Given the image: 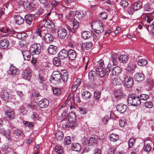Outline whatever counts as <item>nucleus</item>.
Masks as SVG:
<instances>
[{"mask_svg": "<svg viewBox=\"0 0 154 154\" xmlns=\"http://www.w3.org/2000/svg\"><path fill=\"white\" fill-rule=\"evenodd\" d=\"M128 103L129 106H136L139 105L141 102L139 96H137L134 94H131L128 96Z\"/></svg>", "mask_w": 154, "mask_h": 154, "instance_id": "obj_1", "label": "nucleus"}, {"mask_svg": "<svg viewBox=\"0 0 154 154\" xmlns=\"http://www.w3.org/2000/svg\"><path fill=\"white\" fill-rule=\"evenodd\" d=\"M91 27L92 29L97 33H101L103 31V24L99 21L93 22Z\"/></svg>", "mask_w": 154, "mask_h": 154, "instance_id": "obj_2", "label": "nucleus"}, {"mask_svg": "<svg viewBox=\"0 0 154 154\" xmlns=\"http://www.w3.org/2000/svg\"><path fill=\"white\" fill-rule=\"evenodd\" d=\"M41 51V46L38 44H34L30 48L29 51L32 55L38 54Z\"/></svg>", "mask_w": 154, "mask_h": 154, "instance_id": "obj_3", "label": "nucleus"}, {"mask_svg": "<svg viewBox=\"0 0 154 154\" xmlns=\"http://www.w3.org/2000/svg\"><path fill=\"white\" fill-rule=\"evenodd\" d=\"M110 68H96L95 69L96 74L100 77H103L105 74L107 72L110 70ZM94 73H95V71H93Z\"/></svg>", "mask_w": 154, "mask_h": 154, "instance_id": "obj_4", "label": "nucleus"}, {"mask_svg": "<svg viewBox=\"0 0 154 154\" xmlns=\"http://www.w3.org/2000/svg\"><path fill=\"white\" fill-rule=\"evenodd\" d=\"M111 83L112 85L116 86L121 84L122 81L119 77L112 75Z\"/></svg>", "mask_w": 154, "mask_h": 154, "instance_id": "obj_5", "label": "nucleus"}, {"mask_svg": "<svg viewBox=\"0 0 154 154\" xmlns=\"http://www.w3.org/2000/svg\"><path fill=\"white\" fill-rule=\"evenodd\" d=\"M124 82L128 88H131L133 86V79L130 76H125L124 78Z\"/></svg>", "mask_w": 154, "mask_h": 154, "instance_id": "obj_6", "label": "nucleus"}, {"mask_svg": "<svg viewBox=\"0 0 154 154\" xmlns=\"http://www.w3.org/2000/svg\"><path fill=\"white\" fill-rule=\"evenodd\" d=\"M31 70L30 68H26L22 73L23 79L29 81L31 76Z\"/></svg>", "mask_w": 154, "mask_h": 154, "instance_id": "obj_7", "label": "nucleus"}, {"mask_svg": "<svg viewBox=\"0 0 154 154\" xmlns=\"http://www.w3.org/2000/svg\"><path fill=\"white\" fill-rule=\"evenodd\" d=\"M5 114L6 119L10 120H12L15 118V112L14 111L12 110H9L6 111Z\"/></svg>", "mask_w": 154, "mask_h": 154, "instance_id": "obj_8", "label": "nucleus"}, {"mask_svg": "<svg viewBox=\"0 0 154 154\" xmlns=\"http://www.w3.org/2000/svg\"><path fill=\"white\" fill-rule=\"evenodd\" d=\"M34 17L31 15H26L25 17V20L26 23L32 26L34 23Z\"/></svg>", "mask_w": 154, "mask_h": 154, "instance_id": "obj_9", "label": "nucleus"}, {"mask_svg": "<svg viewBox=\"0 0 154 154\" xmlns=\"http://www.w3.org/2000/svg\"><path fill=\"white\" fill-rule=\"evenodd\" d=\"M61 75H58L56 76H51L50 81L52 83L56 84L57 82H61Z\"/></svg>", "mask_w": 154, "mask_h": 154, "instance_id": "obj_10", "label": "nucleus"}, {"mask_svg": "<svg viewBox=\"0 0 154 154\" xmlns=\"http://www.w3.org/2000/svg\"><path fill=\"white\" fill-rule=\"evenodd\" d=\"M114 94L115 97L119 99L125 96L123 92V90L121 88L114 90Z\"/></svg>", "mask_w": 154, "mask_h": 154, "instance_id": "obj_11", "label": "nucleus"}, {"mask_svg": "<svg viewBox=\"0 0 154 154\" xmlns=\"http://www.w3.org/2000/svg\"><path fill=\"white\" fill-rule=\"evenodd\" d=\"M9 96V93L5 90H3L0 94L1 97L5 101H8L10 100Z\"/></svg>", "mask_w": 154, "mask_h": 154, "instance_id": "obj_12", "label": "nucleus"}, {"mask_svg": "<svg viewBox=\"0 0 154 154\" xmlns=\"http://www.w3.org/2000/svg\"><path fill=\"white\" fill-rule=\"evenodd\" d=\"M67 31L66 29L64 28H60L58 31V36L61 38H64L67 35Z\"/></svg>", "mask_w": 154, "mask_h": 154, "instance_id": "obj_13", "label": "nucleus"}, {"mask_svg": "<svg viewBox=\"0 0 154 154\" xmlns=\"http://www.w3.org/2000/svg\"><path fill=\"white\" fill-rule=\"evenodd\" d=\"M49 104L48 100L46 99H43L38 102V105L41 108H44L47 107Z\"/></svg>", "mask_w": 154, "mask_h": 154, "instance_id": "obj_14", "label": "nucleus"}, {"mask_svg": "<svg viewBox=\"0 0 154 154\" xmlns=\"http://www.w3.org/2000/svg\"><path fill=\"white\" fill-rule=\"evenodd\" d=\"M53 39V36L49 33L46 34L44 37V41L47 43H50L52 42Z\"/></svg>", "mask_w": 154, "mask_h": 154, "instance_id": "obj_15", "label": "nucleus"}, {"mask_svg": "<svg viewBox=\"0 0 154 154\" xmlns=\"http://www.w3.org/2000/svg\"><path fill=\"white\" fill-rule=\"evenodd\" d=\"M43 23H44V26L45 27L51 29L54 27V25L53 22H52L49 20L45 19L43 20Z\"/></svg>", "mask_w": 154, "mask_h": 154, "instance_id": "obj_16", "label": "nucleus"}, {"mask_svg": "<svg viewBox=\"0 0 154 154\" xmlns=\"http://www.w3.org/2000/svg\"><path fill=\"white\" fill-rule=\"evenodd\" d=\"M117 110L121 113H124L127 108L126 105L120 103L116 107Z\"/></svg>", "mask_w": 154, "mask_h": 154, "instance_id": "obj_17", "label": "nucleus"}, {"mask_svg": "<svg viewBox=\"0 0 154 154\" xmlns=\"http://www.w3.org/2000/svg\"><path fill=\"white\" fill-rule=\"evenodd\" d=\"M0 45L1 48L5 49L9 45V41L6 39H1L0 40Z\"/></svg>", "mask_w": 154, "mask_h": 154, "instance_id": "obj_18", "label": "nucleus"}, {"mask_svg": "<svg viewBox=\"0 0 154 154\" xmlns=\"http://www.w3.org/2000/svg\"><path fill=\"white\" fill-rule=\"evenodd\" d=\"M59 58L61 59H64L68 56V52L66 50H62L58 53Z\"/></svg>", "mask_w": 154, "mask_h": 154, "instance_id": "obj_19", "label": "nucleus"}, {"mask_svg": "<svg viewBox=\"0 0 154 154\" xmlns=\"http://www.w3.org/2000/svg\"><path fill=\"white\" fill-rule=\"evenodd\" d=\"M14 18L15 22L17 24H22L24 21L23 19L19 15H15L14 16Z\"/></svg>", "mask_w": 154, "mask_h": 154, "instance_id": "obj_20", "label": "nucleus"}, {"mask_svg": "<svg viewBox=\"0 0 154 154\" xmlns=\"http://www.w3.org/2000/svg\"><path fill=\"white\" fill-rule=\"evenodd\" d=\"M68 56L70 60H73L76 57V54L75 51L73 50H70L68 53Z\"/></svg>", "mask_w": 154, "mask_h": 154, "instance_id": "obj_21", "label": "nucleus"}, {"mask_svg": "<svg viewBox=\"0 0 154 154\" xmlns=\"http://www.w3.org/2000/svg\"><path fill=\"white\" fill-rule=\"evenodd\" d=\"M57 50V47L53 45H50L48 49L49 53L52 54H56Z\"/></svg>", "mask_w": 154, "mask_h": 154, "instance_id": "obj_22", "label": "nucleus"}, {"mask_svg": "<svg viewBox=\"0 0 154 154\" xmlns=\"http://www.w3.org/2000/svg\"><path fill=\"white\" fill-rule=\"evenodd\" d=\"M8 74L10 75H13L18 74L19 73V70L18 68H9L7 71Z\"/></svg>", "mask_w": 154, "mask_h": 154, "instance_id": "obj_23", "label": "nucleus"}, {"mask_svg": "<svg viewBox=\"0 0 154 154\" xmlns=\"http://www.w3.org/2000/svg\"><path fill=\"white\" fill-rule=\"evenodd\" d=\"M72 21V22L73 28L72 29H70V31L72 32H75V29H76L79 27V23L75 18H73Z\"/></svg>", "mask_w": 154, "mask_h": 154, "instance_id": "obj_24", "label": "nucleus"}, {"mask_svg": "<svg viewBox=\"0 0 154 154\" xmlns=\"http://www.w3.org/2000/svg\"><path fill=\"white\" fill-rule=\"evenodd\" d=\"M68 118L69 121L70 122L73 123L76 121V118L75 114L72 112L69 114Z\"/></svg>", "mask_w": 154, "mask_h": 154, "instance_id": "obj_25", "label": "nucleus"}, {"mask_svg": "<svg viewBox=\"0 0 154 154\" xmlns=\"http://www.w3.org/2000/svg\"><path fill=\"white\" fill-rule=\"evenodd\" d=\"M144 77V75L143 74L137 73L135 75L134 78L136 81H140L143 80Z\"/></svg>", "mask_w": 154, "mask_h": 154, "instance_id": "obj_26", "label": "nucleus"}, {"mask_svg": "<svg viewBox=\"0 0 154 154\" xmlns=\"http://www.w3.org/2000/svg\"><path fill=\"white\" fill-rule=\"evenodd\" d=\"M55 136L57 140L60 141L63 139L64 134L62 131H58L56 132Z\"/></svg>", "mask_w": 154, "mask_h": 154, "instance_id": "obj_27", "label": "nucleus"}, {"mask_svg": "<svg viewBox=\"0 0 154 154\" xmlns=\"http://www.w3.org/2000/svg\"><path fill=\"white\" fill-rule=\"evenodd\" d=\"M92 35V33L91 31H84L82 33L83 38L85 39L90 38Z\"/></svg>", "mask_w": 154, "mask_h": 154, "instance_id": "obj_28", "label": "nucleus"}, {"mask_svg": "<svg viewBox=\"0 0 154 154\" xmlns=\"http://www.w3.org/2000/svg\"><path fill=\"white\" fill-rule=\"evenodd\" d=\"M128 57L126 55H121L119 58V61L122 63H125L127 62L128 60Z\"/></svg>", "mask_w": 154, "mask_h": 154, "instance_id": "obj_29", "label": "nucleus"}, {"mask_svg": "<svg viewBox=\"0 0 154 154\" xmlns=\"http://www.w3.org/2000/svg\"><path fill=\"white\" fill-rule=\"evenodd\" d=\"M72 150L76 151H79L81 149V146L80 144L78 143H75L72 144Z\"/></svg>", "mask_w": 154, "mask_h": 154, "instance_id": "obj_30", "label": "nucleus"}, {"mask_svg": "<svg viewBox=\"0 0 154 154\" xmlns=\"http://www.w3.org/2000/svg\"><path fill=\"white\" fill-rule=\"evenodd\" d=\"M143 21L148 24L150 23L153 20L152 18V16L150 15H146L143 17Z\"/></svg>", "mask_w": 154, "mask_h": 154, "instance_id": "obj_31", "label": "nucleus"}, {"mask_svg": "<svg viewBox=\"0 0 154 154\" xmlns=\"http://www.w3.org/2000/svg\"><path fill=\"white\" fill-rule=\"evenodd\" d=\"M132 6L135 10H137L140 9L142 8V4L140 2H135Z\"/></svg>", "mask_w": 154, "mask_h": 154, "instance_id": "obj_32", "label": "nucleus"}, {"mask_svg": "<svg viewBox=\"0 0 154 154\" xmlns=\"http://www.w3.org/2000/svg\"><path fill=\"white\" fill-rule=\"evenodd\" d=\"M22 53L25 60H29L30 59V55L28 51L25 50Z\"/></svg>", "mask_w": 154, "mask_h": 154, "instance_id": "obj_33", "label": "nucleus"}, {"mask_svg": "<svg viewBox=\"0 0 154 154\" xmlns=\"http://www.w3.org/2000/svg\"><path fill=\"white\" fill-rule=\"evenodd\" d=\"M147 62L146 60L144 59H139L137 62V64L140 66H145L147 64Z\"/></svg>", "mask_w": 154, "mask_h": 154, "instance_id": "obj_34", "label": "nucleus"}, {"mask_svg": "<svg viewBox=\"0 0 154 154\" xmlns=\"http://www.w3.org/2000/svg\"><path fill=\"white\" fill-rule=\"evenodd\" d=\"M16 36L18 39L23 40L27 36V35L25 33L19 32L17 34Z\"/></svg>", "mask_w": 154, "mask_h": 154, "instance_id": "obj_35", "label": "nucleus"}, {"mask_svg": "<svg viewBox=\"0 0 154 154\" xmlns=\"http://www.w3.org/2000/svg\"><path fill=\"white\" fill-rule=\"evenodd\" d=\"M119 136L118 134H112L110 136V140L113 142H116L119 139Z\"/></svg>", "mask_w": 154, "mask_h": 154, "instance_id": "obj_36", "label": "nucleus"}, {"mask_svg": "<svg viewBox=\"0 0 154 154\" xmlns=\"http://www.w3.org/2000/svg\"><path fill=\"white\" fill-rule=\"evenodd\" d=\"M92 46V44L91 42H86L82 44V46L84 48H85V49L86 48L87 50H88L91 48Z\"/></svg>", "mask_w": 154, "mask_h": 154, "instance_id": "obj_37", "label": "nucleus"}, {"mask_svg": "<svg viewBox=\"0 0 154 154\" xmlns=\"http://www.w3.org/2000/svg\"><path fill=\"white\" fill-rule=\"evenodd\" d=\"M135 142V139L133 137L131 138L128 141V147L132 148Z\"/></svg>", "mask_w": 154, "mask_h": 154, "instance_id": "obj_38", "label": "nucleus"}, {"mask_svg": "<svg viewBox=\"0 0 154 154\" xmlns=\"http://www.w3.org/2000/svg\"><path fill=\"white\" fill-rule=\"evenodd\" d=\"M55 150L57 153L59 154H62L63 153V150L62 147L59 145L56 146Z\"/></svg>", "mask_w": 154, "mask_h": 154, "instance_id": "obj_39", "label": "nucleus"}, {"mask_svg": "<svg viewBox=\"0 0 154 154\" xmlns=\"http://www.w3.org/2000/svg\"><path fill=\"white\" fill-rule=\"evenodd\" d=\"M121 68H113L112 70V73L114 75H118L122 72Z\"/></svg>", "mask_w": 154, "mask_h": 154, "instance_id": "obj_40", "label": "nucleus"}, {"mask_svg": "<svg viewBox=\"0 0 154 154\" xmlns=\"http://www.w3.org/2000/svg\"><path fill=\"white\" fill-rule=\"evenodd\" d=\"M53 63L56 66H59L61 64V62L58 57H55L53 59Z\"/></svg>", "mask_w": 154, "mask_h": 154, "instance_id": "obj_41", "label": "nucleus"}, {"mask_svg": "<svg viewBox=\"0 0 154 154\" xmlns=\"http://www.w3.org/2000/svg\"><path fill=\"white\" fill-rule=\"evenodd\" d=\"M91 94L88 91L84 92L82 94V97H85L86 98H89L90 97Z\"/></svg>", "mask_w": 154, "mask_h": 154, "instance_id": "obj_42", "label": "nucleus"}, {"mask_svg": "<svg viewBox=\"0 0 154 154\" xmlns=\"http://www.w3.org/2000/svg\"><path fill=\"white\" fill-rule=\"evenodd\" d=\"M71 143V138L69 136L66 137L64 140V144L66 145H69Z\"/></svg>", "mask_w": 154, "mask_h": 154, "instance_id": "obj_43", "label": "nucleus"}, {"mask_svg": "<svg viewBox=\"0 0 154 154\" xmlns=\"http://www.w3.org/2000/svg\"><path fill=\"white\" fill-rule=\"evenodd\" d=\"M53 91L54 94L56 95H59L61 93L60 90L57 88H54L53 89Z\"/></svg>", "mask_w": 154, "mask_h": 154, "instance_id": "obj_44", "label": "nucleus"}, {"mask_svg": "<svg viewBox=\"0 0 154 154\" xmlns=\"http://www.w3.org/2000/svg\"><path fill=\"white\" fill-rule=\"evenodd\" d=\"M120 5L124 8L127 7L128 5V3L126 0H121L120 2Z\"/></svg>", "mask_w": 154, "mask_h": 154, "instance_id": "obj_45", "label": "nucleus"}, {"mask_svg": "<svg viewBox=\"0 0 154 154\" xmlns=\"http://www.w3.org/2000/svg\"><path fill=\"white\" fill-rule=\"evenodd\" d=\"M9 140L11 139V131L10 129H8L5 131V133L3 134Z\"/></svg>", "mask_w": 154, "mask_h": 154, "instance_id": "obj_46", "label": "nucleus"}, {"mask_svg": "<svg viewBox=\"0 0 154 154\" xmlns=\"http://www.w3.org/2000/svg\"><path fill=\"white\" fill-rule=\"evenodd\" d=\"M97 139L94 137H91L88 140V144L89 146L92 145L94 143L97 142Z\"/></svg>", "mask_w": 154, "mask_h": 154, "instance_id": "obj_47", "label": "nucleus"}, {"mask_svg": "<svg viewBox=\"0 0 154 154\" xmlns=\"http://www.w3.org/2000/svg\"><path fill=\"white\" fill-rule=\"evenodd\" d=\"M107 17V13L105 12L101 13L100 16V18L101 20H103L104 19L106 20Z\"/></svg>", "mask_w": 154, "mask_h": 154, "instance_id": "obj_48", "label": "nucleus"}, {"mask_svg": "<svg viewBox=\"0 0 154 154\" xmlns=\"http://www.w3.org/2000/svg\"><path fill=\"white\" fill-rule=\"evenodd\" d=\"M23 124L25 126H28L29 128H32L34 126L33 123H30L28 121H23Z\"/></svg>", "mask_w": 154, "mask_h": 154, "instance_id": "obj_49", "label": "nucleus"}, {"mask_svg": "<svg viewBox=\"0 0 154 154\" xmlns=\"http://www.w3.org/2000/svg\"><path fill=\"white\" fill-rule=\"evenodd\" d=\"M101 92L100 91H96L94 93V97L95 99L98 100L99 99L100 97Z\"/></svg>", "mask_w": 154, "mask_h": 154, "instance_id": "obj_50", "label": "nucleus"}, {"mask_svg": "<svg viewBox=\"0 0 154 154\" xmlns=\"http://www.w3.org/2000/svg\"><path fill=\"white\" fill-rule=\"evenodd\" d=\"M149 97V96L148 94H141L140 95V99L145 100H147Z\"/></svg>", "mask_w": 154, "mask_h": 154, "instance_id": "obj_51", "label": "nucleus"}, {"mask_svg": "<svg viewBox=\"0 0 154 154\" xmlns=\"http://www.w3.org/2000/svg\"><path fill=\"white\" fill-rule=\"evenodd\" d=\"M38 80L39 82H40L39 83L41 84H45V79L43 78V76L42 75L40 74L38 75Z\"/></svg>", "mask_w": 154, "mask_h": 154, "instance_id": "obj_52", "label": "nucleus"}, {"mask_svg": "<svg viewBox=\"0 0 154 154\" xmlns=\"http://www.w3.org/2000/svg\"><path fill=\"white\" fill-rule=\"evenodd\" d=\"M35 7V4L32 2H31L28 5L26 6V8L27 9L30 10L33 9Z\"/></svg>", "mask_w": 154, "mask_h": 154, "instance_id": "obj_53", "label": "nucleus"}, {"mask_svg": "<svg viewBox=\"0 0 154 154\" xmlns=\"http://www.w3.org/2000/svg\"><path fill=\"white\" fill-rule=\"evenodd\" d=\"M153 104L151 101H147L145 102L144 104L145 106L147 108H150L152 107Z\"/></svg>", "mask_w": 154, "mask_h": 154, "instance_id": "obj_54", "label": "nucleus"}, {"mask_svg": "<svg viewBox=\"0 0 154 154\" xmlns=\"http://www.w3.org/2000/svg\"><path fill=\"white\" fill-rule=\"evenodd\" d=\"M98 67H105V65L104 64L103 60L102 59L100 60L98 62Z\"/></svg>", "mask_w": 154, "mask_h": 154, "instance_id": "obj_55", "label": "nucleus"}, {"mask_svg": "<svg viewBox=\"0 0 154 154\" xmlns=\"http://www.w3.org/2000/svg\"><path fill=\"white\" fill-rule=\"evenodd\" d=\"M144 9L145 10L149 12L150 11L151 9L150 5L148 4H146L144 5Z\"/></svg>", "mask_w": 154, "mask_h": 154, "instance_id": "obj_56", "label": "nucleus"}, {"mask_svg": "<svg viewBox=\"0 0 154 154\" xmlns=\"http://www.w3.org/2000/svg\"><path fill=\"white\" fill-rule=\"evenodd\" d=\"M134 10H135L132 6L131 7L129 8L127 10V12L128 13L131 15H132L133 14Z\"/></svg>", "mask_w": 154, "mask_h": 154, "instance_id": "obj_57", "label": "nucleus"}, {"mask_svg": "<svg viewBox=\"0 0 154 154\" xmlns=\"http://www.w3.org/2000/svg\"><path fill=\"white\" fill-rule=\"evenodd\" d=\"M143 149L145 151L149 152L151 148L149 145L147 144L145 145V146H144Z\"/></svg>", "mask_w": 154, "mask_h": 154, "instance_id": "obj_58", "label": "nucleus"}, {"mask_svg": "<svg viewBox=\"0 0 154 154\" xmlns=\"http://www.w3.org/2000/svg\"><path fill=\"white\" fill-rule=\"evenodd\" d=\"M59 3V2H58L56 0H54L52 2L51 5L53 7L57 6Z\"/></svg>", "mask_w": 154, "mask_h": 154, "instance_id": "obj_59", "label": "nucleus"}, {"mask_svg": "<svg viewBox=\"0 0 154 154\" xmlns=\"http://www.w3.org/2000/svg\"><path fill=\"white\" fill-rule=\"evenodd\" d=\"M116 151L115 148H110L108 152L106 154H114Z\"/></svg>", "mask_w": 154, "mask_h": 154, "instance_id": "obj_60", "label": "nucleus"}, {"mask_svg": "<svg viewBox=\"0 0 154 154\" xmlns=\"http://www.w3.org/2000/svg\"><path fill=\"white\" fill-rule=\"evenodd\" d=\"M14 132L16 134V135L18 136H21L22 134V132L20 130L18 129L15 130Z\"/></svg>", "mask_w": 154, "mask_h": 154, "instance_id": "obj_61", "label": "nucleus"}, {"mask_svg": "<svg viewBox=\"0 0 154 154\" xmlns=\"http://www.w3.org/2000/svg\"><path fill=\"white\" fill-rule=\"evenodd\" d=\"M61 80H62L64 82H66L67 80V74L61 75Z\"/></svg>", "mask_w": 154, "mask_h": 154, "instance_id": "obj_62", "label": "nucleus"}, {"mask_svg": "<svg viewBox=\"0 0 154 154\" xmlns=\"http://www.w3.org/2000/svg\"><path fill=\"white\" fill-rule=\"evenodd\" d=\"M4 30L5 32L4 33H7L11 32L12 33H13V32H14V30L12 29H10L8 28H4Z\"/></svg>", "mask_w": 154, "mask_h": 154, "instance_id": "obj_63", "label": "nucleus"}, {"mask_svg": "<svg viewBox=\"0 0 154 154\" xmlns=\"http://www.w3.org/2000/svg\"><path fill=\"white\" fill-rule=\"evenodd\" d=\"M69 123L65 122L62 124V127L63 128H69Z\"/></svg>", "mask_w": 154, "mask_h": 154, "instance_id": "obj_64", "label": "nucleus"}]
</instances>
